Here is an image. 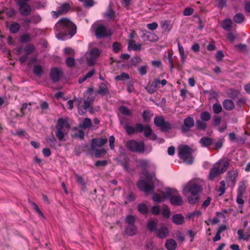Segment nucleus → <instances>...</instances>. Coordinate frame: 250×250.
<instances>
[{"instance_id": "nucleus-55", "label": "nucleus", "mask_w": 250, "mask_h": 250, "mask_svg": "<svg viewBox=\"0 0 250 250\" xmlns=\"http://www.w3.org/2000/svg\"><path fill=\"white\" fill-rule=\"evenodd\" d=\"M144 131V135L146 137H148L152 134V130L148 125L145 126Z\"/></svg>"}, {"instance_id": "nucleus-25", "label": "nucleus", "mask_w": 250, "mask_h": 250, "mask_svg": "<svg viewBox=\"0 0 250 250\" xmlns=\"http://www.w3.org/2000/svg\"><path fill=\"white\" fill-rule=\"evenodd\" d=\"M33 72L36 76L41 77L43 73V67L40 65H35L33 67Z\"/></svg>"}, {"instance_id": "nucleus-26", "label": "nucleus", "mask_w": 250, "mask_h": 250, "mask_svg": "<svg viewBox=\"0 0 250 250\" xmlns=\"http://www.w3.org/2000/svg\"><path fill=\"white\" fill-rule=\"evenodd\" d=\"M130 48L134 51L140 50L141 48V44H136L135 41L130 40L128 42V49L129 50Z\"/></svg>"}, {"instance_id": "nucleus-61", "label": "nucleus", "mask_w": 250, "mask_h": 250, "mask_svg": "<svg viewBox=\"0 0 250 250\" xmlns=\"http://www.w3.org/2000/svg\"><path fill=\"white\" fill-rule=\"evenodd\" d=\"M162 214L164 217L166 218H168L170 215V209L167 207L163 209Z\"/></svg>"}, {"instance_id": "nucleus-21", "label": "nucleus", "mask_w": 250, "mask_h": 250, "mask_svg": "<svg viewBox=\"0 0 250 250\" xmlns=\"http://www.w3.org/2000/svg\"><path fill=\"white\" fill-rule=\"evenodd\" d=\"M137 229L135 225L126 226L125 232L129 236H132L137 233Z\"/></svg>"}, {"instance_id": "nucleus-16", "label": "nucleus", "mask_w": 250, "mask_h": 250, "mask_svg": "<svg viewBox=\"0 0 250 250\" xmlns=\"http://www.w3.org/2000/svg\"><path fill=\"white\" fill-rule=\"evenodd\" d=\"M160 83V80L159 79H156L155 81L152 83H148L147 85L145 87V89L149 94H153L156 91L157 89V85Z\"/></svg>"}, {"instance_id": "nucleus-48", "label": "nucleus", "mask_w": 250, "mask_h": 250, "mask_svg": "<svg viewBox=\"0 0 250 250\" xmlns=\"http://www.w3.org/2000/svg\"><path fill=\"white\" fill-rule=\"evenodd\" d=\"M20 42L21 43H26L31 42V39L29 34H24L21 36Z\"/></svg>"}, {"instance_id": "nucleus-38", "label": "nucleus", "mask_w": 250, "mask_h": 250, "mask_svg": "<svg viewBox=\"0 0 250 250\" xmlns=\"http://www.w3.org/2000/svg\"><path fill=\"white\" fill-rule=\"evenodd\" d=\"M246 188L247 186L245 182L242 181L240 182L238 189V194H240V196H243L244 193L246 191Z\"/></svg>"}, {"instance_id": "nucleus-34", "label": "nucleus", "mask_w": 250, "mask_h": 250, "mask_svg": "<svg viewBox=\"0 0 250 250\" xmlns=\"http://www.w3.org/2000/svg\"><path fill=\"white\" fill-rule=\"evenodd\" d=\"M135 219L134 216L131 215H127L125 218L126 226L135 225Z\"/></svg>"}, {"instance_id": "nucleus-20", "label": "nucleus", "mask_w": 250, "mask_h": 250, "mask_svg": "<svg viewBox=\"0 0 250 250\" xmlns=\"http://www.w3.org/2000/svg\"><path fill=\"white\" fill-rule=\"evenodd\" d=\"M172 222L178 225H182L185 222L184 216L181 214L173 215L172 217Z\"/></svg>"}, {"instance_id": "nucleus-63", "label": "nucleus", "mask_w": 250, "mask_h": 250, "mask_svg": "<svg viewBox=\"0 0 250 250\" xmlns=\"http://www.w3.org/2000/svg\"><path fill=\"white\" fill-rule=\"evenodd\" d=\"M152 199L155 202L161 203L162 202V197L158 193H154Z\"/></svg>"}, {"instance_id": "nucleus-58", "label": "nucleus", "mask_w": 250, "mask_h": 250, "mask_svg": "<svg viewBox=\"0 0 250 250\" xmlns=\"http://www.w3.org/2000/svg\"><path fill=\"white\" fill-rule=\"evenodd\" d=\"M121 44L118 42H115L112 44L113 50L114 53H118L121 49Z\"/></svg>"}, {"instance_id": "nucleus-29", "label": "nucleus", "mask_w": 250, "mask_h": 250, "mask_svg": "<svg viewBox=\"0 0 250 250\" xmlns=\"http://www.w3.org/2000/svg\"><path fill=\"white\" fill-rule=\"evenodd\" d=\"M115 16V11L111 8V3H110L106 13L104 14V17L107 19H111L114 18Z\"/></svg>"}, {"instance_id": "nucleus-28", "label": "nucleus", "mask_w": 250, "mask_h": 250, "mask_svg": "<svg viewBox=\"0 0 250 250\" xmlns=\"http://www.w3.org/2000/svg\"><path fill=\"white\" fill-rule=\"evenodd\" d=\"M200 143L202 146L208 147L212 144V140L210 138L205 137L200 139Z\"/></svg>"}, {"instance_id": "nucleus-54", "label": "nucleus", "mask_w": 250, "mask_h": 250, "mask_svg": "<svg viewBox=\"0 0 250 250\" xmlns=\"http://www.w3.org/2000/svg\"><path fill=\"white\" fill-rule=\"evenodd\" d=\"M188 202L191 204H195L199 201L200 198L199 196H196L195 197L193 196H189L188 198Z\"/></svg>"}, {"instance_id": "nucleus-39", "label": "nucleus", "mask_w": 250, "mask_h": 250, "mask_svg": "<svg viewBox=\"0 0 250 250\" xmlns=\"http://www.w3.org/2000/svg\"><path fill=\"white\" fill-rule=\"evenodd\" d=\"M231 21L230 20H226L222 24V27L227 31H229L231 29Z\"/></svg>"}, {"instance_id": "nucleus-9", "label": "nucleus", "mask_w": 250, "mask_h": 250, "mask_svg": "<svg viewBox=\"0 0 250 250\" xmlns=\"http://www.w3.org/2000/svg\"><path fill=\"white\" fill-rule=\"evenodd\" d=\"M221 163L222 161L219 160L213 165L208 174V179L209 180H213L216 177L222 174L220 170Z\"/></svg>"}, {"instance_id": "nucleus-15", "label": "nucleus", "mask_w": 250, "mask_h": 250, "mask_svg": "<svg viewBox=\"0 0 250 250\" xmlns=\"http://www.w3.org/2000/svg\"><path fill=\"white\" fill-rule=\"evenodd\" d=\"M95 150H92L91 148H89L88 151L91 156L94 155L96 158H100L104 156L106 154V150L104 148L98 149L95 148Z\"/></svg>"}, {"instance_id": "nucleus-46", "label": "nucleus", "mask_w": 250, "mask_h": 250, "mask_svg": "<svg viewBox=\"0 0 250 250\" xmlns=\"http://www.w3.org/2000/svg\"><path fill=\"white\" fill-rule=\"evenodd\" d=\"M239 94L240 92L239 90L233 89H230L229 93V97L233 100L235 99Z\"/></svg>"}, {"instance_id": "nucleus-59", "label": "nucleus", "mask_w": 250, "mask_h": 250, "mask_svg": "<svg viewBox=\"0 0 250 250\" xmlns=\"http://www.w3.org/2000/svg\"><path fill=\"white\" fill-rule=\"evenodd\" d=\"M145 127L142 124H137L135 125V132L137 133H141L144 131Z\"/></svg>"}, {"instance_id": "nucleus-47", "label": "nucleus", "mask_w": 250, "mask_h": 250, "mask_svg": "<svg viewBox=\"0 0 250 250\" xmlns=\"http://www.w3.org/2000/svg\"><path fill=\"white\" fill-rule=\"evenodd\" d=\"M46 142L48 144H49L50 146H54L56 145V139L55 138L53 132L52 133V135L50 137H48L46 139Z\"/></svg>"}, {"instance_id": "nucleus-10", "label": "nucleus", "mask_w": 250, "mask_h": 250, "mask_svg": "<svg viewBox=\"0 0 250 250\" xmlns=\"http://www.w3.org/2000/svg\"><path fill=\"white\" fill-rule=\"evenodd\" d=\"M194 121L192 117L186 118L184 120V124L181 126L182 132L184 133L189 132L191 128L194 126Z\"/></svg>"}, {"instance_id": "nucleus-5", "label": "nucleus", "mask_w": 250, "mask_h": 250, "mask_svg": "<svg viewBox=\"0 0 250 250\" xmlns=\"http://www.w3.org/2000/svg\"><path fill=\"white\" fill-rule=\"evenodd\" d=\"M202 191V187L199 184L190 181L183 187V194L185 195L190 193L193 196H196Z\"/></svg>"}, {"instance_id": "nucleus-24", "label": "nucleus", "mask_w": 250, "mask_h": 250, "mask_svg": "<svg viewBox=\"0 0 250 250\" xmlns=\"http://www.w3.org/2000/svg\"><path fill=\"white\" fill-rule=\"evenodd\" d=\"M177 190L170 188H167L162 192V194L166 198H169L173 195L177 194Z\"/></svg>"}, {"instance_id": "nucleus-56", "label": "nucleus", "mask_w": 250, "mask_h": 250, "mask_svg": "<svg viewBox=\"0 0 250 250\" xmlns=\"http://www.w3.org/2000/svg\"><path fill=\"white\" fill-rule=\"evenodd\" d=\"M75 176L76 177V180L77 182L79 184H80L82 187H83V188H85V183L84 182L83 177L78 174H75Z\"/></svg>"}, {"instance_id": "nucleus-33", "label": "nucleus", "mask_w": 250, "mask_h": 250, "mask_svg": "<svg viewBox=\"0 0 250 250\" xmlns=\"http://www.w3.org/2000/svg\"><path fill=\"white\" fill-rule=\"evenodd\" d=\"M101 53V52L100 50L97 48H93L89 51L90 57L92 59H94L95 60H96L100 56Z\"/></svg>"}, {"instance_id": "nucleus-41", "label": "nucleus", "mask_w": 250, "mask_h": 250, "mask_svg": "<svg viewBox=\"0 0 250 250\" xmlns=\"http://www.w3.org/2000/svg\"><path fill=\"white\" fill-rule=\"evenodd\" d=\"M200 118L201 120L208 122L210 120L211 116L208 112L205 111L201 113Z\"/></svg>"}, {"instance_id": "nucleus-44", "label": "nucleus", "mask_w": 250, "mask_h": 250, "mask_svg": "<svg viewBox=\"0 0 250 250\" xmlns=\"http://www.w3.org/2000/svg\"><path fill=\"white\" fill-rule=\"evenodd\" d=\"M152 116V115H150V113L149 110H144L143 112L142 117L145 122H149Z\"/></svg>"}, {"instance_id": "nucleus-32", "label": "nucleus", "mask_w": 250, "mask_h": 250, "mask_svg": "<svg viewBox=\"0 0 250 250\" xmlns=\"http://www.w3.org/2000/svg\"><path fill=\"white\" fill-rule=\"evenodd\" d=\"M20 25L17 22H13L9 27V30L11 33L13 34L17 33L20 30Z\"/></svg>"}, {"instance_id": "nucleus-52", "label": "nucleus", "mask_w": 250, "mask_h": 250, "mask_svg": "<svg viewBox=\"0 0 250 250\" xmlns=\"http://www.w3.org/2000/svg\"><path fill=\"white\" fill-rule=\"evenodd\" d=\"M175 237L181 243L184 242L185 240V237L183 234L180 231H177L176 232L175 234Z\"/></svg>"}, {"instance_id": "nucleus-8", "label": "nucleus", "mask_w": 250, "mask_h": 250, "mask_svg": "<svg viewBox=\"0 0 250 250\" xmlns=\"http://www.w3.org/2000/svg\"><path fill=\"white\" fill-rule=\"evenodd\" d=\"M71 8L69 3H63L61 4L60 9L58 11H53L51 12L52 16L54 18H57L60 16L66 14Z\"/></svg>"}, {"instance_id": "nucleus-35", "label": "nucleus", "mask_w": 250, "mask_h": 250, "mask_svg": "<svg viewBox=\"0 0 250 250\" xmlns=\"http://www.w3.org/2000/svg\"><path fill=\"white\" fill-rule=\"evenodd\" d=\"M137 209L139 212L143 214H146L148 213V208L144 204H140L138 205Z\"/></svg>"}, {"instance_id": "nucleus-11", "label": "nucleus", "mask_w": 250, "mask_h": 250, "mask_svg": "<svg viewBox=\"0 0 250 250\" xmlns=\"http://www.w3.org/2000/svg\"><path fill=\"white\" fill-rule=\"evenodd\" d=\"M16 4L19 7V12L23 16H27L31 14L32 9L31 6L27 2L17 3Z\"/></svg>"}, {"instance_id": "nucleus-1", "label": "nucleus", "mask_w": 250, "mask_h": 250, "mask_svg": "<svg viewBox=\"0 0 250 250\" xmlns=\"http://www.w3.org/2000/svg\"><path fill=\"white\" fill-rule=\"evenodd\" d=\"M140 167L143 168L142 174L145 179L140 180L137 183V186L140 190L144 192L146 194L152 193L154 191L155 181H158L156 177L155 172H149L146 170L147 162L144 160H141L139 162Z\"/></svg>"}, {"instance_id": "nucleus-49", "label": "nucleus", "mask_w": 250, "mask_h": 250, "mask_svg": "<svg viewBox=\"0 0 250 250\" xmlns=\"http://www.w3.org/2000/svg\"><path fill=\"white\" fill-rule=\"evenodd\" d=\"M178 45L179 51L181 55V58L182 59V62L183 63H184L186 59L187 56L184 54V48L183 46L181 45V43L180 42H178Z\"/></svg>"}, {"instance_id": "nucleus-40", "label": "nucleus", "mask_w": 250, "mask_h": 250, "mask_svg": "<svg viewBox=\"0 0 250 250\" xmlns=\"http://www.w3.org/2000/svg\"><path fill=\"white\" fill-rule=\"evenodd\" d=\"M66 65L70 68L74 67L76 64L75 60L72 57H68L65 60Z\"/></svg>"}, {"instance_id": "nucleus-22", "label": "nucleus", "mask_w": 250, "mask_h": 250, "mask_svg": "<svg viewBox=\"0 0 250 250\" xmlns=\"http://www.w3.org/2000/svg\"><path fill=\"white\" fill-rule=\"evenodd\" d=\"M224 108L227 110H231L234 108L233 102L229 99L225 100L223 103Z\"/></svg>"}, {"instance_id": "nucleus-13", "label": "nucleus", "mask_w": 250, "mask_h": 250, "mask_svg": "<svg viewBox=\"0 0 250 250\" xmlns=\"http://www.w3.org/2000/svg\"><path fill=\"white\" fill-rule=\"evenodd\" d=\"M50 77L53 82H58L62 78L63 73L56 67L53 68L50 71Z\"/></svg>"}, {"instance_id": "nucleus-3", "label": "nucleus", "mask_w": 250, "mask_h": 250, "mask_svg": "<svg viewBox=\"0 0 250 250\" xmlns=\"http://www.w3.org/2000/svg\"><path fill=\"white\" fill-rule=\"evenodd\" d=\"M178 155L180 158L187 164L191 165L193 162V158L192 156V149L188 146H184L179 147Z\"/></svg>"}, {"instance_id": "nucleus-51", "label": "nucleus", "mask_w": 250, "mask_h": 250, "mask_svg": "<svg viewBox=\"0 0 250 250\" xmlns=\"http://www.w3.org/2000/svg\"><path fill=\"white\" fill-rule=\"evenodd\" d=\"M213 111L216 114L220 113L222 110V106L220 104L215 103L212 106Z\"/></svg>"}, {"instance_id": "nucleus-7", "label": "nucleus", "mask_w": 250, "mask_h": 250, "mask_svg": "<svg viewBox=\"0 0 250 250\" xmlns=\"http://www.w3.org/2000/svg\"><path fill=\"white\" fill-rule=\"evenodd\" d=\"M154 123L156 126L160 127L162 132H167L172 128L171 124L166 122L163 116H156L154 119Z\"/></svg>"}, {"instance_id": "nucleus-62", "label": "nucleus", "mask_w": 250, "mask_h": 250, "mask_svg": "<svg viewBox=\"0 0 250 250\" xmlns=\"http://www.w3.org/2000/svg\"><path fill=\"white\" fill-rule=\"evenodd\" d=\"M6 12L7 15L9 17H12L16 14V11L13 8L6 9Z\"/></svg>"}, {"instance_id": "nucleus-17", "label": "nucleus", "mask_w": 250, "mask_h": 250, "mask_svg": "<svg viewBox=\"0 0 250 250\" xmlns=\"http://www.w3.org/2000/svg\"><path fill=\"white\" fill-rule=\"evenodd\" d=\"M157 236L161 239L167 237L169 234V230L165 226H162L156 231Z\"/></svg>"}, {"instance_id": "nucleus-14", "label": "nucleus", "mask_w": 250, "mask_h": 250, "mask_svg": "<svg viewBox=\"0 0 250 250\" xmlns=\"http://www.w3.org/2000/svg\"><path fill=\"white\" fill-rule=\"evenodd\" d=\"M110 34H109V35ZM108 35V34L104 26L100 25L96 27L95 29V36L97 38L101 39Z\"/></svg>"}, {"instance_id": "nucleus-45", "label": "nucleus", "mask_w": 250, "mask_h": 250, "mask_svg": "<svg viewBox=\"0 0 250 250\" xmlns=\"http://www.w3.org/2000/svg\"><path fill=\"white\" fill-rule=\"evenodd\" d=\"M91 121L89 118H85L82 125H80V127L83 128H89L91 126Z\"/></svg>"}, {"instance_id": "nucleus-27", "label": "nucleus", "mask_w": 250, "mask_h": 250, "mask_svg": "<svg viewBox=\"0 0 250 250\" xmlns=\"http://www.w3.org/2000/svg\"><path fill=\"white\" fill-rule=\"evenodd\" d=\"M145 39H146L151 42L157 41L159 39L158 37L154 33L148 32L144 35Z\"/></svg>"}, {"instance_id": "nucleus-31", "label": "nucleus", "mask_w": 250, "mask_h": 250, "mask_svg": "<svg viewBox=\"0 0 250 250\" xmlns=\"http://www.w3.org/2000/svg\"><path fill=\"white\" fill-rule=\"evenodd\" d=\"M205 122L202 120H196L195 125L197 129L200 130H205L207 127V124Z\"/></svg>"}, {"instance_id": "nucleus-36", "label": "nucleus", "mask_w": 250, "mask_h": 250, "mask_svg": "<svg viewBox=\"0 0 250 250\" xmlns=\"http://www.w3.org/2000/svg\"><path fill=\"white\" fill-rule=\"evenodd\" d=\"M245 16L242 13H237L233 17L234 21L237 23H241L245 20Z\"/></svg>"}, {"instance_id": "nucleus-37", "label": "nucleus", "mask_w": 250, "mask_h": 250, "mask_svg": "<svg viewBox=\"0 0 250 250\" xmlns=\"http://www.w3.org/2000/svg\"><path fill=\"white\" fill-rule=\"evenodd\" d=\"M119 110L120 112L125 116H130L132 114V113L129 109L124 105H122L120 106Z\"/></svg>"}, {"instance_id": "nucleus-18", "label": "nucleus", "mask_w": 250, "mask_h": 250, "mask_svg": "<svg viewBox=\"0 0 250 250\" xmlns=\"http://www.w3.org/2000/svg\"><path fill=\"white\" fill-rule=\"evenodd\" d=\"M170 201L172 205L179 206L183 204V201L180 195H173L170 198Z\"/></svg>"}, {"instance_id": "nucleus-19", "label": "nucleus", "mask_w": 250, "mask_h": 250, "mask_svg": "<svg viewBox=\"0 0 250 250\" xmlns=\"http://www.w3.org/2000/svg\"><path fill=\"white\" fill-rule=\"evenodd\" d=\"M165 246L167 250H175L177 248V243L174 239H169L166 241Z\"/></svg>"}, {"instance_id": "nucleus-6", "label": "nucleus", "mask_w": 250, "mask_h": 250, "mask_svg": "<svg viewBox=\"0 0 250 250\" xmlns=\"http://www.w3.org/2000/svg\"><path fill=\"white\" fill-rule=\"evenodd\" d=\"M126 147L128 150L131 152L143 153L145 151V144L144 142H138L134 140L128 141L126 144Z\"/></svg>"}, {"instance_id": "nucleus-53", "label": "nucleus", "mask_w": 250, "mask_h": 250, "mask_svg": "<svg viewBox=\"0 0 250 250\" xmlns=\"http://www.w3.org/2000/svg\"><path fill=\"white\" fill-rule=\"evenodd\" d=\"M125 128L128 134L131 135L135 133V127H133L132 126H130L127 125H125Z\"/></svg>"}, {"instance_id": "nucleus-42", "label": "nucleus", "mask_w": 250, "mask_h": 250, "mask_svg": "<svg viewBox=\"0 0 250 250\" xmlns=\"http://www.w3.org/2000/svg\"><path fill=\"white\" fill-rule=\"evenodd\" d=\"M35 48L33 44H29L27 45L24 48L25 54L29 55L35 51Z\"/></svg>"}, {"instance_id": "nucleus-64", "label": "nucleus", "mask_w": 250, "mask_h": 250, "mask_svg": "<svg viewBox=\"0 0 250 250\" xmlns=\"http://www.w3.org/2000/svg\"><path fill=\"white\" fill-rule=\"evenodd\" d=\"M224 57V55L222 50L218 51L215 55L216 59L217 61L218 62H220L221 61H222Z\"/></svg>"}, {"instance_id": "nucleus-4", "label": "nucleus", "mask_w": 250, "mask_h": 250, "mask_svg": "<svg viewBox=\"0 0 250 250\" xmlns=\"http://www.w3.org/2000/svg\"><path fill=\"white\" fill-rule=\"evenodd\" d=\"M56 128L57 129V131L56 132V137L60 141H62L63 140L64 136V130H63V128H65L67 130H69L70 128V125L66 120L62 118H59L57 121Z\"/></svg>"}, {"instance_id": "nucleus-12", "label": "nucleus", "mask_w": 250, "mask_h": 250, "mask_svg": "<svg viewBox=\"0 0 250 250\" xmlns=\"http://www.w3.org/2000/svg\"><path fill=\"white\" fill-rule=\"evenodd\" d=\"M107 139L106 138H94L91 140L90 148L92 150H95V148L97 147H101L106 144Z\"/></svg>"}, {"instance_id": "nucleus-60", "label": "nucleus", "mask_w": 250, "mask_h": 250, "mask_svg": "<svg viewBox=\"0 0 250 250\" xmlns=\"http://www.w3.org/2000/svg\"><path fill=\"white\" fill-rule=\"evenodd\" d=\"M138 72L139 74L142 75H145L147 72V66L143 65L138 68Z\"/></svg>"}, {"instance_id": "nucleus-57", "label": "nucleus", "mask_w": 250, "mask_h": 250, "mask_svg": "<svg viewBox=\"0 0 250 250\" xmlns=\"http://www.w3.org/2000/svg\"><path fill=\"white\" fill-rule=\"evenodd\" d=\"M31 205L33 206L34 209L36 211L42 218H44V216L42 212L41 211L38 205L33 202H31Z\"/></svg>"}, {"instance_id": "nucleus-23", "label": "nucleus", "mask_w": 250, "mask_h": 250, "mask_svg": "<svg viewBox=\"0 0 250 250\" xmlns=\"http://www.w3.org/2000/svg\"><path fill=\"white\" fill-rule=\"evenodd\" d=\"M97 92L102 95H104L106 94H108L109 91L105 83H101L99 85Z\"/></svg>"}, {"instance_id": "nucleus-30", "label": "nucleus", "mask_w": 250, "mask_h": 250, "mask_svg": "<svg viewBox=\"0 0 250 250\" xmlns=\"http://www.w3.org/2000/svg\"><path fill=\"white\" fill-rule=\"evenodd\" d=\"M146 227L150 232L156 231L157 230V223L154 221H150L148 222Z\"/></svg>"}, {"instance_id": "nucleus-2", "label": "nucleus", "mask_w": 250, "mask_h": 250, "mask_svg": "<svg viewBox=\"0 0 250 250\" xmlns=\"http://www.w3.org/2000/svg\"><path fill=\"white\" fill-rule=\"evenodd\" d=\"M55 28L58 32V39L64 40L68 35L71 38L76 33V26L68 18L60 19L56 24Z\"/></svg>"}, {"instance_id": "nucleus-50", "label": "nucleus", "mask_w": 250, "mask_h": 250, "mask_svg": "<svg viewBox=\"0 0 250 250\" xmlns=\"http://www.w3.org/2000/svg\"><path fill=\"white\" fill-rule=\"evenodd\" d=\"M130 62L132 65L136 66L142 62V59L138 56H135L130 60Z\"/></svg>"}, {"instance_id": "nucleus-43", "label": "nucleus", "mask_w": 250, "mask_h": 250, "mask_svg": "<svg viewBox=\"0 0 250 250\" xmlns=\"http://www.w3.org/2000/svg\"><path fill=\"white\" fill-rule=\"evenodd\" d=\"M129 79V76L128 74L122 72L120 75L116 76L115 77V80L123 81Z\"/></svg>"}]
</instances>
